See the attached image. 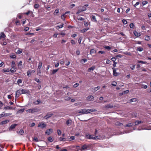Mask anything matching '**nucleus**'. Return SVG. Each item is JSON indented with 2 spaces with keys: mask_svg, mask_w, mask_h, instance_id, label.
<instances>
[{
  "mask_svg": "<svg viewBox=\"0 0 151 151\" xmlns=\"http://www.w3.org/2000/svg\"><path fill=\"white\" fill-rule=\"evenodd\" d=\"M97 111V110L94 109H83L79 110L78 111V112L80 114V115L87 114L90 113L92 112H96Z\"/></svg>",
  "mask_w": 151,
  "mask_h": 151,
  "instance_id": "1",
  "label": "nucleus"
},
{
  "mask_svg": "<svg viewBox=\"0 0 151 151\" xmlns=\"http://www.w3.org/2000/svg\"><path fill=\"white\" fill-rule=\"evenodd\" d=\"M39 110L37 108H32L31 109H29L27 110V113H31L32 114L38 112Z\"/></svg>",
  "mask_w": 151,
  "mask_h": 151,
  "instance_id": "2",
  "label": "nucleus"
},
{
  "mask_svg": "<svg viewBox=\"0 0 151 151\" xmlns=\"http://www.w3.org/2000/svg\"><path fill=\"white\" fill-rule=\"evenodd\" d=\"M28 92V91L26 89H20L17 91L18 93L20 95L22 94H26Z\"/></svg>",
  "mask_w": 151,
  "mask_h": 151,
  "instance_id": "3",
  "label": "nucleus"
},
{
  "mask_svg": "<svg viewBox=\"0 0 151 151\" xmlns=\"http://www.w3.org/2000/svg\"><path fill=\"white\" fill-rule=\"evenodd\" d=\"M89 147V145H87L86 144H84L82 146V148L80 149L79 150L80 151H82V150H88V148Z\"/></svg>",
  "mask_w": 151,
  "mask_h": 151,
  "instance_id": "4",
  "label": "nucleus"
},
{
  "mask_svg": "<svg viewBox=\"0 0 151 151\" xmlns=\"http://www.w3.org/2000/svg\"><path fill=\"white\" fill-rule=\"evenodd\" d=\"M12 114L11 113H6L3 112L2 114H0V118L4 117L10 115H11Z\"/></svg>",
  "mask_w": 151,
  "mask_h": 151,
  "instance_id": "5",
  "label": "nucleus"
},
{
  "mask_svg": "<svg viewBox=\"0 0 151 151\" xmlns=\"http://www.w3.org/2000/svg\"><path fill=\"white\" fill-rule=\"evenodd\" d=\"M86 137L87 138L89 139H98V136H95L94 137L93 135H87Z\"/></svg>",
  "mask_w": 151,
  "mask_h": 151,
  "instance_id": "6",
  "label": "nucleus"
},
{
  "mask_svg": "<svg viewBox=\"0 0 151 151\" xmlns=\"http://www.w3.org/2000/svg\"><path fill=\"white\" fill-rule=\"evenodd\" d=\"M53 115L52 113L51 112L48 113L44 117V118L47 120L50 118Z\"/></svg>",
  "mask_w": 151,
  "mask_h": 151,
  "instance_id": "7",
  "label": "nucleus"
},
{
  "mask_svg": "<svg viewBox=\"0 0 151 151\" xmlns=\"http://www.w3.org/2000/svg\"><path fill=\"white\" fill-rule=\"evenodd\" d=\"M46 126V124H45L44 122H41L38 124L37 126V127H40L42 129L45 127Z\"/></svg>",
  "mask_w": 151,
  "mask_h": 151,
  "instance_id": "8",
  "label": "nucleus"
},
{
  "mask_svg": "<svg viewBox=\"0 0 151 151\" xmlns=\"http://www.w3.org/2000/svg\"><path fill=\"white\" fill-rule=\"evenodd\" d=\"M53 130L52 129H47L45 132V133L47 135H50V134L52 132Z\"/></svg>",
  "mask_w": 151,
  "mask_h": 151,
  "instance_id": "9",
  "label": "nucleus"
},
{
  "mask_svg": "<svg viewBox=\"0 0 151 151\" xmlns=\"http://www.w3.org/2000/svg\"><path fill=\"white\" fill-rule=\"evenodd\" d=\"M94 97L92 95L88 96L87 97V99L89 101H93L94 99Z\"/></svg>",
  "mask_w": 151,
  "mask_h": 151,
  "instance_id": "10",
  "label": "nucleus"
},
{
  "mask_svg": "<svg viewBox=\"0 0 151 151\" xmlns=\"http://www.w3.org/2000/svg\"><path fill=\"white\" fill-rule=\"evenodd\" d=\"M113 71V75L114 76H116L118 75V73L116 72V69L114 68H112Z\"/></svg>",
  "mask_w": 151,
  "mask_h": 151,
  "instance_id": "11",
  "label": "nucleus"
},
{
  "mask_svg": "<svg viewBox=\"0 0 151 151\" xmlns=\"http://www.w3.org/2000/svg\"><path fill=\"white\" fill-rule=\"evenodd\" d=\"M22 62L21 61L19 62L18 63V67L19 69H21L22 68Z\"/></svg>",
  "mask_w": 151,
  "mask_h": 151,
  "instance_id": "12",
  "label": "nucleus"
},
{
  "mask_svg": "<svg viewBox=\"0 0 151 151\" xmlns=\"http://www.w3.org/2000/svg\"><path fill=\"white\" fill-rule=\"evenodd\" d=\"M17 125V124H12L9 127V130L10 131L12 130Z\"/></svg>",
  "mask_w": 151,
  "mask_h": 151,
  "instance_id": "13",
  "label": "nucleus"
},
{
  "mask_svg": "<svg viewBox=\"0 0 151 151\" xmlns=\"http://www.w3.org/2000/svg\"><path fill=\"white\" fill-rule=\"evenodd\" d=\"M72 123V121L71 119L67 120L66 122V124L68 126H69Z\"/></svg>",
  "mask_w": 151,
  "mask_h": 151,
  "instance_id": "14",
  "label": "nucleus"
},
{
  "mask_svg": "<svg viewBox=\"0 0 151 151\" xmlns=\"http://www.w3.org/2000/svg\"><path fill=\"white\" fill-rule=\"evenodd\" d=\"M9 122V120H5L4 121H1L0 123V125H3V124H5Z\"/></svg>",
  "mask_w": 151,
  "mask_h": 151,
  "instance_id": "15",
  "label": "nucleus"
},
{
  "mask_svg": "<svg viewBox=\"0 0 151 151\" xmlns=\"http://www.w3.org/2000/svg\"><path fill=\"white\" fill-rule=\"evenodd\" d=\"M95 68L96 67L95 66H92L88 69V72H91V71H93L95 69Z\"/></svg>",
  "mask_w": 151,
  "mask_h": 151,
  "instance_id": "16",
  "label": "nucleus"
},
{
  "mask_svg": "<svg viewBox=\"0 0 151 151\" xmlns=\"http://www.w3.org/2000/svg\"><path fill=\"white\" fill-rule=\"evenodd\" d=\"M6 37V36L4 32H2L0 33V39H1L4 38H5Z\"/></svg>",
  "mask_w": 151,
  "mask_h": 151,
  "instance_id": "17",
  "label": "nucleus"
},
{
  "mask_svg": "<svg viewBox=\"0 0 151 151\" xmlns=\"http://www.w3.org/2000/svg\"><path fill=\"white\" fill-rule=\"evenodd\" d=\"M143 123V122L142 121H136L134 122L135 124L134 125H137L139 124L142 123Z\"/></svg>",
  "mask_w": 151,
  "mask_h": 151,
  "instance_id": "18",
  "label": "nucleus"
},
{
  "mask_svg": "<svg viewBox=\"0 0 151 151\" xmlns=\"http://www.w3.org/2000/svg\"><path fill=\"white\" fill-rule=\"evenodd\" d=\"M134 35L137 37H139L140 36L141 34L137 32L135 30L133 32Z\"/></svg>",
  "mask_w": 151,
  "mask_h": 151,
  "instance_id": "19",
  "label": "nucleus"
},
{
  "mask_svg": "<svg viewBox=\"0 0 151 151\" xmlns=\"http://www.w3.org/2000/svg\"><path fill=\"white\" fill-rule=\"evenodd\" d=\"M99 88L100 87L99 86H98L97 87L92 88L91 91L92 92H95L99 90Z\"/></svg>",
  "mask_w": 151,
  "mask_h": 151,
  "instance_id": "20",
  "label": "nucleus"
},
{
  "mask_svg": "<svg viewBox=\"0 0 151 151\" xmlns=\"http://www.w3.org/2000/svg\"><path fill=\"white\" fill-rule=\"evenodd\" d=\"M105 108H107V109L111 108L113 107V106L111 104H109L106 105L105 106Z\"/></svg>",
  "mask_w": 151,
  "mask_h": 151,
  "instance_id": "21",
  "label": "nucleus"
},
{
  "mask_svg": "<svg viewBox=\"0 0 151 151\" xmlns=\"http://www.w3.org/2000/svg\"><path fill=\"white\" fill-rule=\"evenodd\" d=\"M91 18L92 19V21L96 22H97V20H96V16L94 15H92L91 16Z\"/></svg>",
  "mask_w": 151,
  "mask_h": 151,
  "instance_id": "22",
  "label": "nucleus"
},
{
  "mask_svg": "<svg viewBox=\"0 0 151 151\" xmlns=\"http://www.w3.org/2000/svg\"><path fill=\"white\" fill-rule=\"evenodd\" d=\"M68 148L70 150H72L76 148V147L75 146H70L68 147Z\"/></svg>",
  "mask_w": 151,
  "mask_h": 151,
  "instance_id": "23",
  "label": "nucleus"
},
{
  "mask_svg": "<svg viewBox=\"0 0 151 151\" xmlns=\"http://www.w3.org/2000/svg\"><path fill=\"white\" fill-rule=\"evenodd\" d=\"M89 29L88 27H86L85 28L81 30V32L82 33H84L88 31Z\"/></svg>",
  "mask_w": 151,
  "mask_h": 151,
  "instance_id": "24",
  "label": "nucleus"
},
{
  "mask_svg": "<svg viewBox=\"0 0 151 151\" xmlns=\"http://www.w3.org/2000/svg\"><path fill=\"white\" fill-rule=\"evenodd\" d=\"M41 102V101L40 99H38L36 101L33 102L34 104L35 105H38Z\"/></svg>",
  "mask_w": 151,
  "mask_h": 151,
  "instance_id": "25",
  "label": "nucleus"
},
{
  "mask_svg": "<svg viewBox=\"0 0 151 151\" xmlns=\"http://www.w3.org/2000/svg\"><path fill=\"white\" fill-rule=\"evenodd\" d=\"M12 108H13L12 107L10 106H7L6 107H5L4 108V109H5V110H8L9 109L11 110V109H12Z\"/></svg>",
  "mask_w": 151,
  "mask_h": 151,
  "instance_id": "26",
  "label": "nucleus"
},
{
  "mask_svg": "<svg viewBox=\"0 0 151 151\" xmlns=\"http://www.w3.org/2000/svg\"><path fill=\"white\" fill-rule=\"evenodd\" d=\"M48 140L50 142H52L53 141V139L52 137H49L47 138Z\"/></svg>",
  "mask_w": 151,
  "mask_h": 151,
  "instance_id": "27",
  "label": "nucleus"
},
{
  "mask_svg": "<svg viewBox=\"0 0 151 151\" xmlns=\"http://www.w3.org/2000/svg\"><path fill=\"white\" fill-rule=\"evenodd\" d=\"M115 125L116 126H121L123 125V124L120 123L119 122H117L115 123Z\"/></svg>",
  "mask_w": 151,
  "mask_h": 151,
  "instance_id": "28",
  "label": "nucleus"
},
{
  "mask_svg": "<svg viewBox=\"0 0 151 151\" xmlns=\"http://www.w3.org/2000/svg\"><path fill=\"white\" fill-rule=\"evenodd\" d=\"M96 53V51L94 49H91L90 51V54L92 55L93 54L95 53Z\"/></svg>",
  "mask_w": 151,
  "mask_h": 151,
  "instance_id": "29",
  "label": "nucleus"
},
{
  "mask_svg": "<svg viewBox=\"0 0 151 151\" xmlns=\"http://www.w3.org/2000/svg\"><path fill=\"white\" fill-rule=\"evenodd\" d=\"M133 125V124L132 123H130L129 124H126L125 126H124V127H131Z\"/></svg>",
  "mask_w": 151,
  "mask_h": 151,
  "instance_id": "30",
  "label": "nucleus"
},
{
  "mask_svg": "<svg viewBox=\"0 0 151 151\" xmlns=\"http://www.w3.org/2000/svg\"><path fill=\"white\" fill-rule=\"evenodd\" d=\"M24 110H25V109L24 108L20 109L17 111V113H22L24 111Z\"/></svg>",
  "mask_w": 151,
  "mask_h": 151,
  "instance_id": "31",
  "label": "nucleus"
},
{
  "mask_svg": "<svg viewBox=\"0 0 151 151\" xmlns=\"http://www.w3.org/2000/svg\"><path fill=\"white\" fill-rule=\"evenodd\" d=\"M15 67H12L11 68L10 71L12 73H14L16 71V70L15 69Z\"/></svg>",
  "mask_w": 151,
  "mask_h": 151,
  "instance_id": "32",
  "label": "nucleus"
},
{
  "mask_svg": "<svg viewBox=\"0 0 151 151\" xmlns=\"http://www.w3.org/2000/svg\"><path fill=\"white\" fill-rule=\"evenodd\" d=\"M122 53L128 55H131V53L130 52H123Z\"/></svg>",
  "mask_w": 151,
  "mask_h": 151,
  "instance_id": "33",
  "label": "nucleus"
},
{
  "mask_svg": "<svg viewBox=\"0 0 151 151\" xmlns=\"http://www.w3.org/2000/svg\"><path fill=\"white\" fill-rule=\"evenodd\" d=\"M150 39V37L149 36H146L145 37V39L147 41L149 40Z\"/></svg>",
  "mask_w": 151,
  "mask_h": 151,
  "instance_id": "34",
  "label": "nucleus"
},
{
  "mask_svg": "<svg viewBox=\"0 0 151 151\" xmlns=\"http://www.w3.org/2000/svg\"><path fill=\"white\" fill-rule=\"evenodd\" d=\"M42 63L41 62H39L38 64V68L37 69H40L42 65Z\"/></svg>",
  "mask_w": 151,
  "mask_h": 151,
  "instance_id": "35",
  "label": "nucleus"
},
{
  "mask_svg": "<svg viewBox=\"0 0 151 151\" xmlns=\"http://www.w3.org/2000/svg\"><path fill=\"white\" fill-rule=\"evenodd\" d=\"M137 51L141 52L143 50V49L142 47H139L137 49Z\"/></svg>",
  "mask_w": 151,
  "mask_h": 151,
  "instance_id": "36",
  "label": "nucleus"
},
{
  "mask_svg": "<svg viewBox=\"0 0 151 151\" xmlns=\"http://www.w3.org/2000/svg\"><path fill=\"white\" fill-rule=\"evenodd\" d=\"M18 134H19L21 135H22L24 133V131L23 129H21L18 132Z\"/></svg>",
  "mask_w": 151,
  "mask_h": 151,
  "instance_id": "37",
  "label": "nucleus"
},
{
  "mask_svg": "<svg viewBox=\"0 0 151 151\" xmlns=\"http://www.w3.org/2000/svg\"><path fill=\"white\" fill-rule=\"evenodd\" d=\"M64 24H59L56 27V28L57 29H59L60 28H62L63 27Z\"/></svg>",
  "mask_w": 151,
  "mask_h": 151,
  "instance_id": "38",
  "label": "nucleus"
},
{
  "mask_svg": "<svg viewBox=\"0 0 151 151\" xmlns=\"http://www.w3.org/2000/svg\"><path fill=\"white\" fill-rule=\"evenodd\" d=\"M59 69H54L52 70V73H51L52 75H53L55 74L56 72L58 71V70Z\"/></svg>",
  "mask_w": 151,
  "mask_h": 151,
  "instance_id": "39",
  "label": "nucleus"
},
{
  "mask_svg": "<svg viewBox=\"0 0 151 151\" xmlns=\"http://www.w3.org/2000/svg\"><path fill=\"white\" fill-rule=\"evenodd\" d=\"M148 3V2L147 1H145L142 2V5L144 6Z\"/></svg>",
  "mask_w": 151,
  "mask_h": 151,
  "instance_id": "40",
  "label": "nucleus"
},
{
  "mask_svg": "<svg viewBox=\"0 0 151 151\" xmlns=\"http://www.w3.org/2000/svg\"><path fill=\"white\" fill-rule=\"evenodd\" d=\"M41 73V72L40 69H37V74L39 76H40Z\"/></svg>",
  "mask_w": 151,
  "mask_h": 151,
  "instance_id": "41",
  "label": "nucleus"
},
{
  "mask_svg": "<svg viewBox=\"0 0 151 151\" xmlns=\"http://www.w3.org/2000/svg\"><path fill=\"white\" fill-rule=\"evenodd\" d=\"M105 49L107 50H110L111 49V47L108 46H106L104 47Z\"/></svg>",
  "mask_w": 151,
  "mask_h": 151,
  "instance_id": "42",
  "label": "nucleus"
},
{
  "mask_svg": "<svg viewBox=\"0 0 151 151\" xmlns=\"http://www.w3.org/2000/svg\"><path fill=\"white\" fill-rule=\"evenodd\" d=\"M137 101V99L136 98H133L131 99L130 101V102H133L136 101Z\"/></svg>",
  "mask_w": 151,
  "mask_h": 151,
  "instance_id": "43",
  "label": "nucleus"
},
{
  "mask_svg": "<svg viewBox=\"0 0 151 151\" xmlns=\"http://www.w3.org/2000/svg\"><path fill=\"white\" fill-rule=\"evenodd\" d=\"M57 132L58 135H60L62 133V132L61 131L60 129H58L57 131Z\"/></svg>",
  "mask_w": 151,
  "mask_h": 151,
  "instance_id": "44",
  "label": "nucleus"
},
{
  "mask_svg": "<svg viewBox=\"0 0 151 151\" xmlns=\"http://www.w3.org/2000/svg\"><path fill=\"white\" fill-rule=\"evenodd\" d=\"M87 9L86 8V7H85V6H83L82 8V9L81 10V11L83 12L85 11H86Z\"/></svg>",
  "mask_w": 151,
  "mask_h": 151,
  "instance_id": "45",
  "label": "nucleus"
},
{
  "mask_svg": "<svg viewBox=\"0 0 151 151\" xmlns=\"http://www.w3.org/2000/svg\"><path fill=\"white\" fill-rule=\"evenodd\" d=\"M22 80L21 79H18L17 81V83L18 85L22 83Z\"/></svg>",
  "mask_w": 151,
  "mask_h": 151,
  "instance_id": "46",
  "label": "nucleus"
},
{
  "mask_svg": "<svg viewBox=\"0 0 151 151\" xmlns=\"http://www.w3.org/2000/svg\"><path fill=\"white\" fill-rule=\"evenodd\" d=\"M39 5L38 4H35L34 5V8L36 9H37L39 7Z\"/></svg>",
  "mask_w": 151,
  "mask_h": 151,
  "instance_id": "47",
  "label": "nucleus"
},
{
  "mask_svg": "<svg viewBox=\"0 0 151 151\" xmlns=\"http://www.w3.org/2000/svg\"><path fill=\"white\" fill-rule=\"evenodd\" d=\"M10 58L12 59L15 58H16V56L15 55H12L10 56Z\"/></svg>",
  "mask_w": 151,
  "mask_h": 151,
  "instance_id": "48",
  "label": "nucleus"
},
{
  "mask_svg": "<svg viewBox=\"0 0 151 151\" xmlns=\"http://www.w3.org/2000/svg\"><path fill=\"white\" fill-rule=\"evenodd\" d=\"M27 75L28 76H29L31 74V72L30 71V70H29L27 72Z\"/></svg>",
  "mask_w": 151,
  "mask_h": 151,
  "instance_id": "49",
  "label": "nucleus"
},
{
  "mask_svg": "<svg viewBox=\"0 0 151 151\" xmlns=\"http://www.w3.org/2000/svg\"><path fill=\"white\" fill-rule=\"evenodd\" d=\"M22 52L21 50H18L16 52L18 54H21Z\"/></svg>",
  "mask_w": 151,
  "mask_h": 151,
  "instance_id": "50",
  "label": "nucleus"
},
{
  "mask_svg": "<svg viewBox=\"0 0 151 151\" xmlns=\"http://www.w3.org/2000/svg\"><path fill=\"white\" fill-rule=\"evenodd\" d=\"M20 95L18 93H17V91L16 92V95L15 98L16 99L18 98L19 96Z\"/></svg>",
  "mask_w": 151,
  "mask_h": 151,
  "instance_id": "51",
  "label": "nucleus"
},
{
  "mask_svg": "<svg viewBox=\"0 0 151 151\" xmlns=\"http://www.w3.org/2000/svg\"><path fill=\"white\" fill-rule=\"evenodd\" d=\"M122 22L124 24H126L127 23V21L124 19H123Z\"/></svg>",
  "mask_w": 151,
  "mask_h": 151,
  "instance_id": "52",
  "label": "nucleus"
},
{
  "mask_svg": "<svg viewBox=\"0 0 151 151\" xmlns=\"http://www.w3.org/2000/svg\"><path fill=\"white\" fill-rule=\"evenodd\" d=\"M15 64L14 61H13L12 62V66L13 67H15Z\"/></svg>",
  "mask_w": 151,
  "mask_h": 151,
  "instance_id": "53",
  "label": "nucleus"
},
{
  "mask_svg": "<svg viewBox=\"0 0 151 151\" xmlns=\"http://www.w3.org/2000/svg\"><path fill=\"white\" fill-rule=\"evenodd\" d=\"M79 84L78 83H76L73 85V86L74 88H76L77 87L79 86Z\"/></svg>",
  "mask_w": 151,
  "mask_h": 151,
  "instance_id": "54",
  "label": "nucleus"
},
{
  "mask_svg": "<svg viewBox=\"0 0 151 151\" xmlns=\"http://www.w3.org/2000/svg\"><path fill=\"white\" fill-rule=\"evenodd\" d=\"M116 57H113L112 58H111V60L113 61L114 62H115V61H116Z\"/></svg>",
  "mask_w": 151,
  "mask_h": 151,
  "instance_id": "55",
  "label": "nucleus"
},
{
  "mask_svg": "<svg viewBox=\"0 0 151 151\" xmlns=\"http://www.w3.org/2000/svg\"><path fill=\"white\" fill-rule=\"evenodd\" d=\"M134 26V25L133 23H131L129 24V27L131 28H132Z\"/></svg>",
  "mask_w": 151,
  "mask_h": 151,
  "instance_id": "56",
  "label": "nucleus"
},
{
  "mask_svg": "<svg viewBox=\"0 0 151 151\" xmlns=\"http://www.w3.org/2000/svg\"><path fill=\"white\" fill-rule=\"evenodd\" d=\"M84 24L85 27H87L88 25V23L86 22H84Z\"/></svg>",
  "mask_w": 151,
  "mask_h": 151,
  "instance_id": "57",
  "label": "nucleus"
},
{
  "mask_svg": "<svg viewBox=\"0 0 151 151\" xmlns=\"http://www.w3.org/2000/svg\"><path fill=\"white\" fill-rule=\"evenodd\" d=\"M78 20H81V21H82V20H83L84 19L82 18V17H78Z\"/></svg>",
  "mask_w": 151,
  "mask_h": 151,
  "instance_id": "58",
  "label": "nucleus"
},
{
  "mask_svg": "<svg viewBox=\"0 0 151 151\" xmlns=\"http://www.w3.org/2000/svg\"><path fill=\"white\" fill-rule=\"evenodd\" d=\"M59 9H56L55 11V12H54V14L55 15V14H57L59 12Z\"/></svg>",
  "mask_w": 151,
  "mask_h": 151,
  "instance_id": "59",
  "label": "nucleus"
},
{
  "mask_svg": "<svg viewBox=\"0 0 151 151\" xmlns=\"http://www.w3.org/2000/svg\"><path fill=\"white\" fill-rule=\"evenodd\" d=\"M35 80L38 83H39L40 82L39 79L37 78H35Z\"/></svg>",
  "mask_w": 151,
  "mask_h": 151,
  "instance_id": "60",
  "label": "nucleus"
},
{
  "mask_svg": "<svg viewBox=\"0 0 151 151\" xmlns=\"http://www.w3.org/2000/svg\"><path fill=\"white\" fill-rule=\"evenodd\" d=\"M117 84V83L116 82H114L111 83V85L114 86H116Z\"/></svg>",
  "mask_w": 151,
  "mask_h": 151,
  "instance_id": "61",
  "label": "nucleus"
},
{
  "mask_svg": "<svg viewBox=\"0 0 151 151\" xmlns=\"http://www.w3.org/2000/svg\"><path fill=\"white\" fill-rule=\"evenodd\" d=\"M116 58L119 57V58H121L122 57V56L121 55L119 54V55H116Z\"/></svg>",
  "mask_w": 151,
  "mask_h": 151,
  "instance_id": "62",
  "label": "nucleus"
},
{
  "mask_svg": "<svg viewBox=\"0 0 151 151\" xmlns=\"http://www.w3.org/2000/svg\"><path fill=\"white\" fill-rule=\"evenodd\" d=\"M35 125V124L34 122H32L30 124V126L31 127H32L34 126Z\"/></svg>",
  "mask_w": 151,
  "mask_h": 151,
  "instance_id": "63",
  "label": "nucleus"
},
{
  "mask_svg": "<svg viewBox=\"0 0 151 151\" xmlns=\"http://www.w3.org/2000/svg\"><path fill=\"white\" fill-rule=\"evenodd\" d=\"M98 53H99V54H104V53H105V52L104 51L101 50V51H99L98 52Z\"/></svg>",
  "mask_w": 151,
  "mask_h": 151,
  "instance_id": "64",
  "label": "nucleus"
}]
</instances>
